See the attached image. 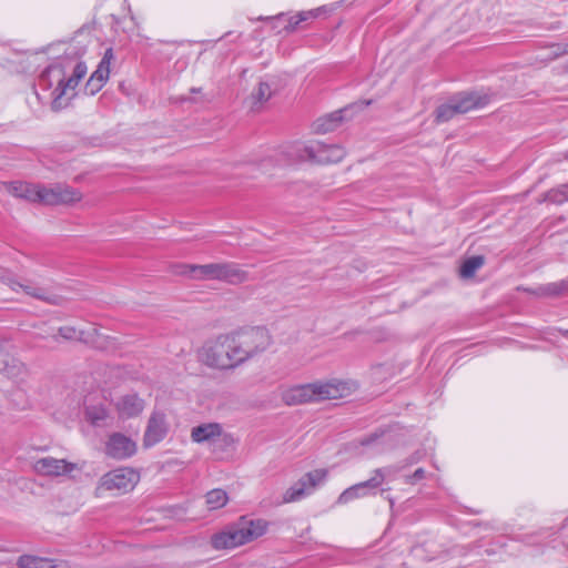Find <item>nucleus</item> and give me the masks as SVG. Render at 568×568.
<instances>
[{
  "mask_svg": "<svg viewBox=\"0 0 568 568\" xmlns=\"http://www.w3.org/2000/svg\"><path fill=\"white\" fill-rule=\"evenodd\" d=\"M220 281L229 284H241L248 281V273L241 268L236 263L223 262L220 263Z\"/></svg>",
  "mask_w": 568,
  "mask_h": 568,
  "instance_id": "obj_21",
  "label": "nucleus"
},
{
  "mask_svg": "<svg viewBox=\"0 0 568 568\" xmlns=\"http://www.w3.org/2000/svg\"><path fill=\"white\" fill-rule=\"evenodd\" d=\"M138 450L136 443L122 433H112L105 443L104 453L115 460H124Z\"/></svg>",
  "mask_w": 568,
  "mask_h": 568,
  "instance_id": "obj_7",
  "label": "nucleus"
},
{
  "mask_svg": "<svg viewBox=\"0 0 568 568\" xmlns=\"http://www.w3.org/2000/svg\"><path fill=\"white\" fill-rule=\"evenodd\" d=\"M371 103H372L371 100H362V101L356 102L353 106L363 109V108L368 106Z\"/></svg>",
  "mask_w": 568,
  "mask_h": 568,
  "instance_id": "obj_42",
  "label": "nucleus"
},
{
  "mask_svg": "<svg viewBox=\"0 0 568 568\" xmlns=\"http://www.w3.org/2000/svg\"><path fill=\"white\" fill-rule=\"evenodd\" d=\"M229 333L220 334L205 342L196 352L200 363L217 371H234L237 368L235 357L231 351Z\"/></svg>",
  "mask_w": 568,
  "mask_h": 568,
  "instance_id": "obj_2",
  "label": "nucleus"
},
{
  "mask_svg": "<svg viewBox=\"0 0 568 568\" xmlns=\"http://www.w3.org/2000/svg\"><path fill=\"white\" fill-rule=\"evenodd\" d=\"M243 535L240 534L235 524L230 526L226 530L214 534L211 537V545L214 549H231L244 545L242 540Z\"/></svg>",
  "mask_w": 568,
  "mask_h": 568,
  "instance_id": "obj_18",
  "label": "nucleus"
},
{
  "mask_svg": "<svg viewBox=\"0 0 568 568\" xmlns=\"http://www.w3.org/2000/svg\"><path fill=\"white\" fill-rule=\"evenodd\" d=\"M222 432V426L219 423L201 424L192 428L191 439L194 443L202 444L220 437Z\"/></svg>",
  "mask_w": 568,
  "mask_h": 568,
  "instance_id": "obj_22",
  "label": "nucleus"
},
{
  "mask_svg": "<svg viewBox=\"0 0 568 568\" xmlns=\"http://www.w3.org/2000/svg\"><path fill=\"white\" fill-rule=\"evenodd\" d=\"M205 499L207 507L211 510H214L224 507L229 500V497L225 490L215 488L206 493Z\"/></svg>",
  "mask_w": 568,
  "mask_h": 568,
  "instance_id": "obj_28",
  "label": "nucleus"
},
{
  "mask_svg": "<svg viewBox=\"0 0 568 568\" xmlns=\"http://www.w3.org/2000/svg\"><path fill=\"white\" fill-rule=\"evenodd\" d=\"M103 374L106 377L104 384L108 387H118L120 385L116 383V379L124 377V369L121 367H106Z\"/></svg>",
  "mask_w": 568,
  "mask_h": 568,
  "instance_id": "obj_35",
  "label": "nucleus"
},
{
  "mask_svg": "<svg viewBox=\"0 0 568 568\" xmlns=\"http://www.w3.org/2000/svg\"><path fill=\"white\" fill-rule=\"evenodd\" d=\"M34 469L45 476H61L74 469V465L64 459H55L53 457H44L37 460Z\"/></svg>",
  "mask_w": 568,
  "mask_h": 568,
  "instance_id": "obj_16",
  "label": "nucleus"
},
{
  "mask_svg": "<svg viewBox=\"0 0 568 568\" xmlns=\"http://www.w3.org/2000/svg\"><path fill=\"white\" fill-rule=\"evenodd\" d=\"M17 565L19 568H68L64 561L30 555L20 556Z\"/></svg>",
  "mask_w": 568,
  "mask_h": 568,
  "instance_id": "obj_24",
  "label": "nucleus"
},
{
  "mask_svg": "<svg viewBox=\"0 0 568 568\" xmlns=\"http://www.w3.org/2000/svg\"><path fill=\"white\" fill-rule=\"evenodd\" d=\"M484 262L485 261L481 255L468 257L460 266V276L464 278L473 277L476 271L484 265Z\"/></svg>",
  "mask_w": 568,
  "mask_h": 568,
  "instance_id": "obj_29",
  "label": "nucleus"
},
{
  "mask_svg": "<svg viewBox=\"0 0 568 568\" xmlns=\"http://www.w3.org/2000/svg\"><path fill=\"white\" fill-rule=\"evenodd\" d=\"M0 372L9 378H18L26 373V365L13 355L0 351Z\"/></svg>",
  "mask_w": 568,
  "mask_h": 568,
  "instance_id": "obj_23",
  "label": "nucleus"
},
{
  "mask_svg": "<svg viewBox=\"0 0 568 568\" xmlns=\"http://www.w3.org/2000/svg\"><path fill=\"white\" fill-rule=\"evenodd\" d=\"M381 477L369 478L365 481L348 487L338 496L337 504L345 505L356 498L367 496L369 490L376 489L381 486Z\"/></svg>",
  "mask_w": 568,
  "mask_h": 568,
  "instance_id": "obj_17",
  "label": "nucleus"
},
{
  "mask_svg": "<svg viewBox=\"0 0 568 568\" xmlns=\"http://www.w3.org/2000/svg\"><path fill=\"white\" fill-rule=\"evenodd\" d=\"M0 281L8 284L11 287V290L17 293L23 292L27 295H30L38 300L54 303V301L47 294V292L43 288L18 282L12 277V275L8 271L3 268H0Z\"/></svg>",
  "mask_w": 568,
  "mask_h": 568,
  "instance_id": "obj_15",
  "label": "nucleus"
},
{
  "mask_svg": "<svg viewBox=\"0 0 568 568\" xmlns=\"http://www.w3.org/2000/svg\"><path fill=\"white\" fill-rule=\"evenodd\" d=\"M139 478L140 475L135 469L131 467H119L101 477L100 487L105 490L126 493L134 488Z\"/></svg>",
  "mask_w": 568,
  "mask_h": 568,
  "instance_id": "obj_5",
  "label": "nucleus"
},
{
  "mask_svg": "<svg viewBox=\"0 0 568 568\" xmlns=\"http://www.w3.org/2000/svg\"><path fill=\"white\" fill-rule=\"evenodd\" d=\"M58 336L67 341H82L89 343L90 339L85 336L83 331H79L73 326H61L58 329Z\"/></svg>",
  "mask_w": 568,
  "mask_h": 568,
  "instance_id": "obj_31",
  "label": "nucleus"
},
{
  "mask_svg": "<svg viewBox=\"0 0 568 568\" xmlns=\"http://www.w3.org/2000/svg\"><path fill=\"white\" fill-rule=\"evenodd\" d=\"M546 200L555 203L562 204L568 201V184L560 185L556 189H551L546 194Z\"/></svg>",
  "mask_w": 568,
  "mask_h": 568,
  "instance_id": "obj_34",
  "label": "nucleus"
},
{
  "mask_svg": "<svg viewBox=\"0 0 568 568\" xmlns=\"http://www.w3.org/2000/svg\"><path fill=\"white\" fill-rule=\"evenodd\" d=\"M346 111H348L347 108L344 110L335 111L328 115L317 119L314 122V126H313L314 131L316 133H322V134L334 131L339 125V123L343 121V113Z\"/></svg>",
  "mask_w": 568,
  "mask_h": 568,
  "instance_id": "obj_26",
  "label": "nucleus"
},
{
  "mask_svg": "<svg viewBox=\"0 0 568 568\" xmlns=\"http://www.w3.org/2000/svg\"><path fill=\"white\" fill-rule=\"evenodd\" d=\"M326 475L327 473L324 469H315L306 473L284 493L283 501L294 503L308 496L325 480Z\"/></svg>",
  "mask_w": 568,
  "mask_h": 568,
  "instance_id": "obj_4",
  "label": "nucleus"
},
{
  "mask_svg": "<svg viewBox=\"0 0 568 568\" xmlns=\"http://www.w3.org/2000/svg\"><path fill=\"white\" fill-rule=\"evenodd\" d=\"M235 526L239 528L240 534L243 535V544H246L263 536L267 530L268 523L264 519H248L247 517H241Z\"/></svg>",
  "mask_w": 568,
  "mask_h": 568,
  "instance_id": "obj_14",
  "label": "nucleus"
},
{
  "mask_svg": "<svg viewBox=\"0 0 568 568\" xmlns=\"http://www.w3.org/2000/svg\"><path fill=\"white\" fill-rule=\"evenodd\" d=\"M190 99L189 98H181L180 101L181 102H185V101H189Z\"/></svg>",
  "mask_w": 568,
  "mask_h": 568,
  "instance_id": "obj_47",
  "label": "nucleus"
},
{
  "mask_svg": "<svg viewBox=\"0 0 568 568\" xmlns=\"http://www.w3.org/2000/svg\"><path fill=\"white\" fill-rule=\"evenodd\" d=\"M389 503H390V506H393V505H394V500H393V498H389Z\"/></svg>",
  "mask_w": 568,
  "mask_h": 568,
  "instance_id": "obj_48",
  "label": "nucleus"
},
{
  "mask_svg": "<svg viewBox=\"0 0 568 568\" xmlns=\"http://www.w3.org/2000/svg\"><path fill=\"white\" fill-rule=\"evenodd\" d=\"M343 397L342 393H282L283 402L290 406L305 403H321Z\"/></svg>",
  "mask_w": 568,
  "mask_h": 568,
  "instance_id": "obj_13",
  "label": "nucleus"
},
{
  "mask_svg": "<svg viewBox=\"0 0 568 568\" xmlns=\"http://www.w3.org/2000/svg\"><path fill=\"white\" fill-rule=\"evenodd\" d=\"M115 405L118 413L122 418L134 417L144 408V403L138 397L136 393H129L121 396Z\"/></svg>",
  "mask_w": 568,
  "mask_h": 568,
  "instance_id": "obj_19",
  "label": "nucleus"
},
{
  "mask_svg": "<svg viewBox=\"0 0 568 568\" xmlns=\"http://www.w3.org/2000/svg\"><path fill=\"white\" fill-rule=\"evenodd\" d=\"M453 101L458 113H466L470 110L485 106L488 102V98L477 92H469L455 97Z\"/></svg>",
  "mask_w": 568,
  "mask_h": 568,
  "instance_id": "obj_20",
  "label": "nucleus"
},
{
  "mask_svg": "<svg viewBox=\"0 0 568 568\" xmlns=\"http://www.w3.org/2000/svg\"><path fill=\"white\" fill-rule=\"evenodd\" d=\"M559 333H560L564 337L568 338V329H562V328H560V329H559Z\"/></svg>",
  "mask_w": 568,
  "mask_h": 568,
  "instance_id": "obj_44",
  "label": "nucleus"
},
{
  "mask_svg": "<svg viewBox=\"0 0 568 568\" xmlns=\"http://www.w3.org/2000/svg\"><path fill=\"white\" fill-rule=\"evenodd\" d=\"M564 54H568V43L564 44H554L551 47L550 55L549 58H557Z\"/></svg>",
  "mask_w": 568,
  "mask_h": 568,
  "instance_id": "obj_40",
  "label": "nucleus"
},
{
  "mask_svg": "<svg viewBox=\"0 0 568 568\" xmlns=\"http://www.w3.org/2000/svg\"><path fill=\"white\" fill-rule=\"evenodd\" d=\"M424 457H425V452L418 449V450L414 452L409 457H407L400 465L405 466V468H406L408 466L417 464Z\"/></svg>",
  "mask_w": 568,
  "mask_h": 568,
  "instance_id": "obj_39",
  "label": "nucleus"
},
{
  "mask_svg": "<svg viewBox=\"0 0 568 568\" xmlns=\"http://www.w3.org/2000/svg\"><path fill=\"white\" fill-rule=\"evenodd\" d=\"M272 95L271 87L267 82H260L256 90L252 93L253 108L263 104Z\"/></svg>",
  "mask_w": 568,
  "mask_h": 568,
  "instance_id": "obj_32",
  "label": "nucleus"
},
{
  "mask_svg": "<svg viewBox=\"0 0 568 568\" xmlns=\"http://www.w3.org/2000/svg\"><path fill=\"white\" fill-rule=\"evenodd\" d=\"M8 191L16 197L42 204L44 185L33 184L23 181H14L8 184Z\"/></svg>",
  "mask_w": 568,
  "mask_h": 568,
  "instance_id": "obj_12",
  "label": "nucleus"
},
{
  "mask_svg": "<svg viewBox=\"0 0 568 568\" xmlns=\"http://www.w3.org/2000/svg\"><path fill=\"white\" fill-rule=\"evenodd\" d=\"M377 435H371L362 440V445H369L376 439Z\"/></svg>",
  "mask_w": 568,
  "mask_h": 568,
  "instance_id": "obj_43",
  "label": "nucleus"
},
{
  "mask_svg": "<svg viewBox=\"0 0 568 568\" xmlns=\"http://www.w3.org/2000/svg\"><path fill=\"white\" fill-rule=\"evenodd\" d=\"M51 78H54L58 83L53 91L54 99L52 102V108L58 110L60 108V99L67 93L68 89H74L79 81L73 75L65 80L63 69L60 64H52L48 67L40 75V84L51 88Z\"/></svg>",
  "mask_w": 568,
  "mask_h": 568,
  "instance_id": "obj_6",
  "label": "nucleus"
},
{
  "mask_svg": "<svg viewBox=\"0 0 568 568\" xmlns=\"http://www.w3.org/2000/svg\"><path fill=\"white\" fill-rule=\"evenodd\" d=\"M192 278L201 281H220V263H210L204 265H185Z\"/></svg>",
  "mask_w": 568,
  "mask_h": 568,
  "instance_id": "obj_25",
  "label": "nucleus"
},
{
  "mask_svg": "<svg viewBox=\"0 0 568 568\" xmlns=\"http://www.w3.org/2000/svg\"><path fill=\"white\" fill-rule=\"evenodd\" d=\"M403 469H405V466H402V465H390V466H386L383 468H377L374 470V476L372 478L381 477L382 478L381 485H382L384 483V480L386 479V477L394 476L397 473L402 471Z\"/></svg>",
  "mask_w": 568,
  "mask_h": 568,
  "instance_id": "obj_37",
  "label": "nucleus"
},
{
  "mask_svg": "<svg viewBox=\"0 0 568 568\" xmlns=\"http://www.w3.org/2000/svg\"><path fill=\"white\" fill-rule=\"evenodd\" d=\"M82 193L67 184H54L44 186L42 195V204L45 205H68L81 201Z\"/></svg>",
  "mask_w": 568,
  "mask_h": 568,
  "instance_id": "obj_8",
  "label": "nucleus"
},
{
  "mask_svg": "<svg viewBox=\"0 0 568 568\" xmlns=\"http://www.w3.org/2000/svg\"><path fill=\"white\" fill-rule=\"evenodd\" d=\"M113 58L112 49H108L100 61L97 70L91 74L87 84L85 92L90 95L98 93L109 79L110 60Z\"/></svg>",
  "mask_w": 568,
  "mask_h": 568,
  "instance_id": "obj_11",
  "label": "nucleus"
},
{
  "mask_svg": "<svg viewBox=\"0 0 568 568\" xmlns=\"http://www.w3.org/2000/svg\"><path fill=\"white\" fill-rule=\"evenodd\" d=\"M169 426L164 413L153 412L149 418L146 429L143 435V447L150 448L161 440L168 434Z\"/></svg>",
  "mask_w": 568,
  "mask_h": 568,
  "instance_id": "obj_9",
  "label": "nucleus"
},
{
  "mask_svg": "<svg viewBox=\"0 0 568 568\" xmlns=\"http://www.w3.org/2000/svg\"><path fill=\"white\" fill-rule=\"evenodd\" d=\"M565 293H568V277L559 282L541 285L536 291V294L540 296H559Z\"/></svg>",
  "mask_w": 568,
  "mask_h": 568,
  "instance_id": "obj_27",
  "label": "nucleus"
},
{
  "mask_svg": "<svg viewBox=\"0 0 568 568\" xmlns=\"http://www.w3.org/2000/svg\"><path fill=\"white\" fill-rule=\"evenodd\" d=\"M426 476V471L424 468H417L412 475H407L405 477V483L409 485H415L419 480L424 479Z\"/></svg>",
  "mask_w": 568,
  "mask_h": 568,
  "instance_id": "obj_38",
  "label": "nucleus"
},
{
  "mask_svg": "<svg viewBox=\"0 0 568 568\" xmlns=\"http://www.w3.org/2000/svg\"><path fill=\"white\" fill-rule=\"evenodd\" d=\"M106 417H108V412L102 405L85 407V418L93 426H99L100 423L103 422Z\"/></svg>",
  "mask_w": 568,
  "mask_h": 568,
  "instance_id": "obj_30",
  "label": "nucleus"
},
{
  "mask_svg": "<svg viewBox=\"0 0 568 568\" xmlns=\"http://www.w3.org/2000/svg\"><path fill=\"white\" fill-rule=\"evenodd\" d=\"M359 385L354 379L328 378L325 381H315L313 383L301 384L291 390H356Z\"/></svg>",
  "mask_w": 568,
  "mask_h": 568,
  "instance_id": "obj_10",
  "label": "nucleus"
},
{
  "mask_svg": "<svg viewBox=\"0 0 568 568\" xmlns=\"http://www.w3.org/2000/svg\"><path fill=\"white\" fill-rule=\"evenodd\" d=\"M455 114H458L453 99L449 103L442 104L436 110V122L443 123L449 121Z\"/></svg>",
  "mask_w": 568,
  "mask_h": 568,
  "instance_id": "obj_33",
  "label": "nucleus"
},
{
  "mask_svg": "<svg viewBox=\"0 0 568 568\" xmlns=\"http://www.w3.org/2000/svg\"><path fill=\"white\" fill-rule=\"evenodd\" d=\"M202 91L201 88H192L191 93H200Z\"/></svg>",
  "mask_w": 568,
  "mask_h": 568,
  "instance_id": "obj_45",
  "label": "nucleus"
},
{
  "mask_svg": "<svg viewBox=\"0 0 568 568\" xmlns=\"http://www.w3.org/2000/svg\"><path fill=\"white\" fill-rule=\"evenodd\" d=\"M318 13H320V9L301 11L300 13H297L294 18H292L290 20L287 29L294 30L301 22L316 18L318 16Z\"/></svg>",
  "mask_w": 568,
  "mask_h": 568,
  "instance_id": "obj_36",
  "label": "nucleus"
},
{
  "mask_svg": "<svg viewBox=\"0 0 568 568\" xmlns=\"http://www.w3.org/2000/svg\"><path fill=\"white\" fill-rule=\"evenodd\" d=\"M290 155L296 161H308L316 164L337 163L345 156V151L337 144H325L320 141L295 143Z\"/></svg>",
  "mask_w": 568,
  "mask_h": 568,
  "instance_id": "obj_3",
  "label": "nucleus"
},
{
  "mask_svg": "<svg viewBox=\"0 0 568 568\" xmlns=\"http://www.w3.org/2000/svg\"><path fill=\"white\" fill-rule=\"evenodd\" d=\"M229 336L237 368L262 356L273 344V337L264 326L242 327L229 332Z\"/></svg>",
  "mask_w": 568,
  "mask_h": 568,
  "instance_id": "obj_1",
  "label": "nucleus"
},
{
  "mask_svg": "<svg viewBox=\"0 0 568 568\" xmlns=\"http://www.w3.org/2000/svg\"><path fill=\"white\" fill-rule=\"evenodd\" d=\"M87 65L83 62H78L73 69V77L80 81L87 74Z\"/></svg>",
  "mask_w": 568,
  "mask_h": 568,
  "instance_id": "obj_41",
  "label": "nucleus"
},
{
  "mask_svg": "<svg viewBox=\"0 0 568 568\" xmlns=\"http://www.w3.org/2000/svg\"><path fill=\"white\" fill-rule=\"evenodd\" d=\"M562 160L568 161V150L562 153Z\"/></svg>",
  "mask_w": 568,
  "mask_h": 568,
  "instance_id": "obj_46",
  "label": "nucleus"
}]
</instances>
